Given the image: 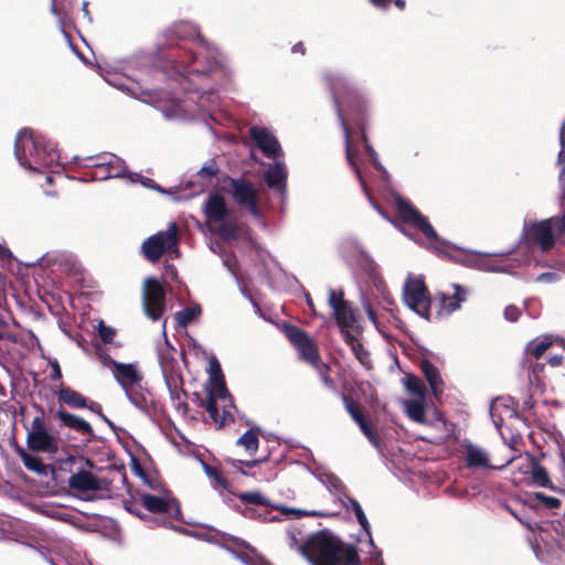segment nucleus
Instances as JSON below:
<instances>
[{
	"label": "nucleus",
	"mask_w": 565,
	"mask_h": 565,
	"mask_svg": "<svg viewBox=\"0 0 565 565\" xmlns=\"http://www.w3.org/2000/svg\"><path fill=\"white\" fill-rule=\"evenodd\" d=\"M333 103L340 126L344 135L347 160L353 168L364 191H366V183L364 182L360 168L355 162V151L352 148V135L359 132L365 151L371 157L376 154L366 136V102L354 87L345 85L343 86L342 90H333Z\"/></svg>",
	"instance_id": "nucleus-1"
},
{
	"label": "nucleus",
	"mask_w": 565,
	"mask_h": 565,
	"mask_svg": "<svg viewBox=\"0 0 565 565\" xmlns=\"http://www.w3.org/2000/svg\"><path fill=\"white\" fill-rule=\"evenodd\" d=\"M298 551L311 565H361L356 545L342 541L328 529L309 534Z\"/></svg>",
	"instance_id": "nucleus-2"
},
{
	"label": "nucleus",
	"mask_w": 565,
	"mask_h": 565,
	"mask_svg": "<svg viewBox=\"0 0 565 565\" xmlns=\"http://www.w3.org/2000/svg\"><path fill=\"white\" fill-rule=\"evenodd\" d=\"M454 295L437 292L434 300L425 281L419 278L408 279L404 287V301L418 316L426 320L431 318V306H435V319L449 317L467 301L468 290L459 284H454Z\"/></svg>",
	"instance_id": "nucleus-3"
},
{
	"label": "nucleus",
	"mask_w": 565,
	"mask_h": 565,
	"mask_svg": "<svg viewBox=\"0 0 565 565\" xmlns=\"http://www.w3.org/2000/svg\"><path fill=\"white\" fill-rule=\"evenodd\" d=\"M227 397H231V394L226 387L224 376H215L214 379H211V386L206 396V412L217 429L234 423L235 420L231 411L232 408H235L232 401H230L228 405L223 406L222 414L218 412L217 399H225Z\"/></svg>",
	"instance_id": "nucleus-4"
},
{
	"label": "nucleus",
	"mask_w": 565,
	"mask_h": 565,
	"mask_svg": "<svg viewBox=\"0 0 565 565\" xmlns=\"http://www.w3.org/2000/svg\"><path fill=\"white\" fill-rule=\"evenodd\" d=\"M146 259L156 263L164 253H179L178 227L171 223L167 231H160L148 237L141 246Z\"/></svg>",
	"instance_id": "nucleus-5"
},
{
	"label": "nucleus",
	"mask_w": 565,
	"mask_h": 565,
	"mask_svg": "<svg viewBox=\"0 0 565 565\" xmlns=\"http://www.w3.org/2000/svg\"><path fill=\"white\" fill-rule=\"evenodd\" d=\"M395 204L398 217L405 225L419 231L430 242H440L437 232L428 218L408 200L398 196L395 200Z\"/></svg>",
	"instance_id": "nucleus-6"
},
{
	"label": "nucleus",
	"mask_w": 565,
	"mask_h": 565,
	"mask_svg": "<svg viewBox=\"0 0 565 565\" xmlns=\"http://www.w3.org/2000/svg\"><path fill=\"white\" fill-rule=\"evenodd\" d=\"M228 183L234 202L244 207L253 217L259 218L262 210L258 191L252 181L246 178H230Z\"/></svg>",
	"instance_id": "nucleus-7"
},
{
	"label": "nucleus",
	"mask_w": 565,
	"mask_h": 565,
	"mask_svg": "<svg viewBox=\"0 0 565 565\" xmlns=\"http://www.w3.org/2000/svg\"><path fill=\"white\" fill-rule=\"evenodd\" d=\"M282 330L288 341L298 351L299 358L302 361L312 366L322 360L317 343L305 330L290 323H285Z\"/></svg>",
	"instance_id": "nucleus-8"
},
{
	"label": "nucleus",
	"mask_w": 565,
	"mask_h": 565,
	"mask_svg": "<svg viewBox=\"0 0 565 565\" xmlns=\"http://www.w3.org/2000/svg\"><path fill=\"white\" fill-rule=\"evenodd\" d=\"M142 307L146 316L152 321L159 320L166 311V292L162 284L156 277L145 280Z\"/></svg>",
	"instance_id": "nucleus-9"
},
{
	"label": "nucleus",
	"mask_w": 565,
	"mask_h": 565,
	"mask_svg": "<svg viewBox=\"0 0 565 565\" xmlns=\"http://www.w3.org/2000/svg\"><path fill=\"white\" fill-rule=\"evenodd\" d=\"M558 220L559 216H552L530 224L525 230L529 239L539 245L543 252L552 249L556 243L554 228L558 234Z\"/></svg>",
	"instance_id": "nucleus-10"
},
{
	"label": "nucleus",
	"mask_w": 565,
	"mask_h": 565,
	"mask_svg": "<svg viewBox=\"0 0 565 565\" xmlns=\"http://www.w3.org/2000/svg\"><path fill=\"white\" fill-rule=\"evenodd\" d=\"M328 303L339 328H355L359 312L351 302L344 299L342 289H330Z\"/></svg>",
	"instance_id": "nucleus-11"
},
{
	"label": "nucleus",
	"mask_w": 565,
	"mask_h": 565,
	"mask_svg": "<svg viewBox=\"0 0 565 565\" xmlns=\"http://www.w3.org/2000/svg\"><path fill=\"white\" fill-rule=\"evenodd\" d=\"M28 141L31 143L29 152L35 164L41 168H49L57 161L58 153L54 145L51 141H47L44 137L30 134Z\"/></svg>",
	"instance_id": "nucleus-12"
},
{
	"label": "nucleus",
	"mask_w": 565,
	"mask_h": 565,
	"mask_svg": "<svg viewBox=\"0 0 565 565\" xmlns=\"http://www.w3.org/2000/svg\"><path fill=\"white\" fill-rule=\"evenodd\" d=\"M249 136L267 158H276L280 154V145L267 128L253 126L249 129Z\"/></svg>",
	"instance_id": "nucleus-13"
},
{
	"label": "nucleus",
	"mask_w": 565,
	"mask_h": 565,
	"mask_svg": "<svg viewBox=\"0 0 565 565\" xmlns=\"http://www.w3.org/2000/svg\"><path fill=\"white\" fill-rule=\"evenodd\" d=\"M113 375L121 386L126 390L130 386L139 385L142 382V374L137 370V366L131 363L111 362Z\"/></svg>",
	"instance_id": "nucleus-14"
},
{
	"label": "nucleus",
	"mask_w": 565,
	"mask_h": 565,
	"mask_svg": "<svg viewBox=\"0 0 565 565\" xmlns=\"http://www.w3.org/2000/svg\"><path fill=\"white\" fill-rule=\"evenodd\" d=\"M203 213L209 222H224L228 215L225 199L220 193H210L204 203Z\"/></svg>",
	"instance_id": "nucleus-15"
},
{
	"label": "nucleus",
	"mask_w": 565,
	"mask_h": 565,
	"mask_svg": "<svg viewBox=\"0 0 565 565\" xmlns=\"http://www.w3.org/2000/svg\"><path fill=\"white\" fill-rule=\"evenodd\" d=\"M107 158L109 161L102 163L100 168L92 172V177L95 180H107L110 178H121L127 172L126 163L119 157L108 153Z\"/></svg>",
	"instance_id": "nucleus-16"
},
{
	"label": "nucleus",
	"mask_w": 565,
	"mask_h": 565,
	"mask_svg": "<svg viewBox=\"0 0 565 565\" xmlns=\"http://www.w3.org/2000/svg\"><path fill=\"white\" fill-rule=\"evenodd\" d=\"M141 505L151 513H171L174 509V514L180 513V505L175 499H163L149 493L140 495Z\"/></svg>",
	"instance_id": "nucleus-17"
},
{
	"label": "nucleus",
	"mask_w": 565,
	"mask_h": 565,
	"mask_svg": "<svg viewBox=\"0 0 565 565\" xmlns=\"http://www.w3.org/2000/svg\"><path fill=\"white\" fill-rule=\"evenodd\" d=\"M28 448L36 452L55 454L58 450L56 439L46 430L26 435Z\"/></svg>",
	"instance_id": "nucleus-18"
},
{
	"label": "nucleus",
	"mask_w": 565,
	"mask_h": 565,
	"mask_svg": "<svg viewBox=\"0 0 565 565\" xmlns=\"http://www.w3.org/2000/svg\"><path fill=\"white\" fill-rule=\"evenodd\" d=\"M68 487L78 492L98 491L102 489L99 479L87 470H79L68 479Z\"/></svg>",
	"instance_id": "nucleus-19"
},
{
	"label": "nucleus",
	"mask_w": 565,
	"mask_h": 565,
	"mask_svg": "<svg viewBox=\"0 0 565 565\" xmlns=\"http://www.w3.org/2000/svg\"><path fill=\"white\" fill-rule=\"evenodd\" d=\"M513 458L507 459L503 463L492 466L489 463L488 455L473 445H468L466 448V466L468 468H490V469H502L507 467Z\"/></svg>",
	"instance_id": "nucleus-20"
},
{
	"label": "nucleus",
	"mask_w": 565,
	"mask_h": 565,
	"mask_svg": "<svg viewBox=\"0 0 565 565\" xmlns=\"http://www.w3.org/2000/svg\"><path fill=\"white\" fill-rule=\"evenodd\" d=\"M55 417L61 420L62 426L71 428L82 435L94 436V429L88 422L75 414L66 412L63 407L57 409Z\"/></svg>",
	"instance_id": "nucleus-21"
},
{
	"label": "nucleus",
	"mask_w": 565,
	"mask_h": 565,
	"mask_svg": "<svg viewBox=\"0 0 565 565\" xmlns=\"http://www.w3.org/2000/svg\"><path fill=\"white\" fill-rule=\"evenodd\" d=\"M419 369L424 374L429 387L436 398H438L444 391V381L440 376L439 370L428 359H422Z\"/></svg>",
	"instance_id": "nucleus-22"
},
{
	"label": "nucleus",
	"mask_w": 565,
	"mask_h": 565,
	"mask_svg": "<svg viewBox=\"0 0 565 565\" xmlns=\"http://www.w3.org/2000/svg\"><path fill=\"white\" fill-rule=\"evenodd\" d=\"M266 184L278 192H285L287 186V173L281 162H274L265 172Z\"/></svg>",
	"instance_id": "nucleus-23"
},
{
	"label": "nucleus",
	"mask_w": 565,
	"mask_h": 565,
	"mask_svg": "<svg viewBox=\"0 0 565 565\" xmlns=\"http://www.w3.org/2000/svg\"><path fill=\"white\" fill-rule=\"evenodd\" d=\"M57 401L71 408H85L88 398L79 392L62 385L56 392Z\"/></svg>",
	"instance_id": "nucleus-24"
},
{
	"label": "nucleus",
	"mask_w": 565,
	"mask_h": 565,
	"mask_svg": "<svg viewBox=\"0 0 565 565\" xmlns=\"http://www.w3.org/2000/svg\"><path fill=\"white\" fill-rule=\"evenodd\" d=\"M529 469L532 476L533 482L543 488H551L552 481L548 477L546 469L539 462L537 458L533 455H527Z\"/></svg>",
	"instance_id": "nucleus-25"
},
{
	"label": "nucleus",
	"mask_w": 565,
	"mask_h": 565,
	"mask_svg": "<svg viewBox=\"0 0 565 565\" xmlns=\"http://www.w3.org/2000/svg\"><path fill=\"white\" fill-rule=\"evenodd\" d=\"M14 451L21 458L26 469L36 472L38 475H46V466L40 457L29 454L19 445L15 446Z\"/></svg>",
	"instance_id": "nucleus-26"
},
{
	"label": "nucleus",
	"mask_w": 565,
	"mask_h": 565,
	"mask_svg": "<svg viewBox=\"0 0 565 565\" xmlns=\"http://www.w3.org/2000/svg\"><path fill=\"white\" fill-rule=\"evenodd\" d=\"M552 335L545 334L539 339L532 340L525 347V354L529 359L540 360L543 354L552 347Z\"/></svg>",
	"instance_id": "nucleus-27"
},
{
	"label": "nucleus",
	"mask_w": 565,
	"mask_h": 565,
	"mask_svg": "<svg viewBox=\"0 0 565 565\" xmlns=\"http://www.w3.org/2000/svg\"><path fill=\"white\" fill-rule=\"evenodd\" d=\"M125 391L128 399L139 409L147 411L149 407V392L142 387V384L130 386Z\"/></svg>",
	"instance_id": "nucleus-28"
},
{
	"label": "nucleus",
	"mask_w": 565,
	"mask_h": 565,
	"mask_svg": "<svg viewBox=\"0 0 565 565\" xmlns=\"http://www.w3.org/2000/svg\"><path fill=\"white\" fill-rule=\"evenodd\" d=\"M405 411L409 419L418 424H426L425 399H411L405 402Z\"/></svg>",
	"instance_id": "nucleus-29"
},
{
	"label": "nucleus",
	"mask_w": 565,
	"mask_h": 565,
	"mask_svg": "<svg viewBox=\"0 0 565 565\" xmlns=\"http://www.w3.org/2000/svg\"><path fill=\"white\" fill-rule=\"evenodd\" d=\"M202 313V309L200 305H193L183 308L180 311L174 313V320L177 321L178 327L186 328L190 323L196 320Z\"/></svg>",
	"instance_id": "nucleus-30"
},
{
	"label": "nucleus",
	"mask_w": 565,
	"mask_h": 565,
	"mask_svg": "<svg viewBox=\"0 0 565 565\" xmlns=\"http://www.w3.org/2000/svg\"><path fill=\"white\" fill-rule=\"evenodd\" d=\"M258 430V428L248 429L236 440V445L244 447L252 455L255 454L259 444Z\"/></svg>",
	"instance_id": "nucleus-31"
},
{
	"label": "nucleus",
	"mask_w": 565,
	"mask_h": 565,
	"mask_svg": "<svg viewBox=\"0 0 565 565\" xmlns=\"http://www.w3.org/2000/svg\"><path fill=\"white\" fill-rule=\"evenodd\" d=\"M167 384L169 387L171 399L173 401L174 405L179 409H188V404L184 402V397L186 395L185 391L182 388L181 385H179L178 381L174 379L167 380Z\"/></svg>",
	"instance_id": "nucleus-32"
},
{
	"label": "nucleus",
	"mask_w": 565,
	"mask_h": 565,
	"mask_svg": "<svg viewBox=\"0 0 565 565\" xmlns=\"http://www.w3.org/2000/svg\"><path fill=\"white\" fill-rule=\"evenodd\" d=\"M405 388L418 398L425 399L426 387L423 381L415 374L408 373L404 377Z\"/></svg>",
	"instance_id": "nucleus-33"
},
{
	"label": "nucleus",
	"mask_w": 565,
	"mask_h": 565,
	"mask_svg": "<svg viewBox=\"0 0 565 565\" xmlns=\"http://www.w3.org/2000/svg\"><path fill=\"white\" fill-rule=\"evenodd\" d=\"M312 367L319 374L323 385L328 390L337 393L338 387H337V383H335L334 379L331 376V367L327 363H324L322 360H320L319 362L313 364Z\"/></svg>",
	"instance_id": "nucleus-34"
},
{
	"label": "nucleus",
	"mask_w": 565,
	"mask_h": 565,
	"mask_svg": "<svg viewBox=\"0 0 565 565\" xmlns=\"http://www.w3.org/2000/svg\"><path fill=\"white\" fill-rule=\"evenodd\" d=\"M202 466L207 477L215 482V487L228 490L230 481L223 476L222 471L217 467L211 466L204 461H202Z\"/></svg>",
	"instance_id": "nucleus-35"
},
{
	"label": "nucleus",
	"mask_w": 565,
	"mask_h": 565,
	"mask_svg": "<svg viewBox=\"0 0 565 565\" xmlns=\"http://www.w3.org/2000/svg\"><path fill=\"white\" fill-rule=\"evenodd\" d=\"M348 500H349V503H350L352 510L354 511V514L356 516L359 524L361 525V527L364 530V532L370 537L371 545H374L372 536H371L370 523H369L360 503L354 498H351V497H348Z\"/></svg>",
	"instance_id": "nucleus-36"
},
{
	"label": "nucleus",
	"mask_w": 565,
	"mask_h": 565,
	"mask_svg": "<svg viewBox=\"0 0 565 565\" xmlns=\"http://www.w3.org/2000/svg\"><path fill=\"white\" fill-rule=\"evenodd\" d=\"M236 495L244 503H250V504L262 505V507H270L269 499L266 498L259 491L241 492Z\"/></svg>",
	"instance_id": "nucleus-37"
},
{
	"label": "nucleus",
	"mask_w": 565,
	"mask_h": 565,
	"mask_svg": "<svg viewBox=\"0 0 565 565\" xmlns=\"http://www.w3.org/2000/svg\"><path fill=\"white\" fill-rule=\"evenodd\" d=\"M341 397L347 412L355 423L365 416L359 403H356L351 396L341 393Z\"/></svg>",
	"instance_id": "nucleus-38"
},
{
	"label": "nucleus",
	"mask_w": 565,
	"mask_h": 565,
	"mask_svg": "<svg viewBox=\"0 0 565 565\" xmlns=\"http://www.w3.org/2000/svg\"><path fill=\"white\" fill-rule=\"evenodd\" d=\"M51 13L58 19L61 30L66 34L65 23L70 19L68 10L64 4L60 3L58 0H51Z\"/></svg>",
	"instance_id": "nucleus-39"
},
{
	"label": "nucleus",
	"mask_w": 565,
	"mask_h": 565,
	"mask_svg": "<svg viewBox=\"0 0 565 565\" xmlns=\"http://www.w3.org/2000/svg\"><path fill=\"white\" fill-rule=\"evenodd\" d=\"M14 156H15L17 160L19 161V163L23 168L30 169V170L39 169L38 167H33L32 161L26 157L25 147L23 145H21L20 137H18L14 142Z\"/></svg>",
	"instance_id": "nucleus-40"
},
{
	"label": "nucleus",
	"mask_w": 565,
	"mask_h": 565,
	"mask_svg": "<svg viewBox=\"0 0 565 565\" xmlns=\"http://www.w3.org/2000/svg\"><path fill=\"white\" fill-rule=\"evenodd\" d=\"M360 429L364 434V436L372 443L374 446L379 445V436L375 431V429L372 427L370 420L364 416L360 420L356 422Z\"/></svg>",
	"instance_id": "nucleus-41"
},
{
	"label": "nucleus",
	"mask_w": 565,
	"mask_h": 565,
	"mask_svg": "<svg viewBox=\"0 0 565 565\" xmlns=\"http://www.w3.org/2000/svg\"><path fill=\"white\" fill-rule=\"evenodd\" d=\"M354 356L359 360V362L366 369L371 370L373 367L372 360L370 358V352L364 348V345L360 342L355 344L352 349Z\"/></svg>",
	"instance_id": "nucleus-42"
},
{
	"label": "nucleus",
	"mask_w": 565,
	"mask_h": 565,
	"mask_svg": "<svg viewBox=\"0 0 565 565\" xmlns=\"http://www.w3.org/2000/svg\"><path fill=\"white\" fill-rule=\"evenodd\" d=\"M220 172V169L215 162V160H210L205 166H203L199 172L198 175L203 179L211 181L213 178H215Z\"/></svg>",
	"instance_id": "nucleus-43"
},
{
	"label": "nucleus",
	"mask_w": 565,
	"mask_h": 565,
	"mask_svg": "<svg viewBox=\"0 0 565 565\" xmlns=\"http://www.w3.org/2000/svg\"><path fill=\"white\" fill-rule=\"evenodd\" d=\"M276 510H279L281 513L286 515H295L296 518L301 516H326L324 513L316 512V511H306V510H299V509H292V508H286V507H275Z\"/></svg>",
	"instance_id": "nucleus-44"
},
{
	"label": "nucleus",
	"mask_w": 565,
	"mask_h": 565,
	"mask_svg": "<svg viewBox=\"0 0 565 565\" xmlns=\"http://www.w3.org/2000/svg\"><path fill=\"white\" fill-rule=\"evenodd\" d=\"M175 57L183 66H190L198 61V55L192 49H183Z\"/></svg>",
	"instance_id": "nucleus-45"
},
{
	"label": "nucleus",
	"mask_w": 565,
	"mask_h": 565,
	"mask_svg": "<svg viewBox=\"0 0 565 565\" xmlns=\"http://www.w3.org/2000/svg\"><path fill=\"white\" fill-rule=\"evenodd\" d=\"M98 335L105 344H110L116 335V330L100 321L98 326Z\"/></svg>",
	"instance_id": "nucleus-46"
},
{
	"label": "nucleus",
	"mask_w": 565,
	"mask_h": 565,
	"mask_svg": "<svg viewBox=\"0 0 565 565\" xmlns=\"http://www.w3.org/2000/svg\"><path fill=\"white\" fill-rule=\"evenodd\" d=\"M218 224H220L218 233H220L221 237L233 238L236 236L238 227L235 222H225L224 221Z\"/></svg>",
	"instance_id": "nucleus-47"
},
{
	"label": "nucleus",
	"mask_w": 565,
	"mask_h": 565,
	"mask_svg": "<svg viewBox=\"0 0 565 565\" xmlns=\"http://www.w3.org/2000/svg\"><path fill=\"white\" fill-rule=\"evenodd\" d=\"M535 498L547 509H557L561 507V500L556 497L547 495L542 492H537Z\"/></svg>",
	"instance_id": "nucleus-48"
},
{
	"label": "nucleus",
	"mask_w": 565,
	"mask_h": 565,
	"mask_svg": "<svg viewBox=\"0 0 565 565\" xmlns=\"http://www.w3.org/2000/svg\"><path fill=\"white\" fill-rule=\"evenodd\" d=\"M39 409L41 415L33 418L31 423V428L28 430V434H36L47 430L44 423V411L42 407H40Z\"/></svg>",
	"instance_id": "nucleus-49"
},
{
	"label": "nucleus",
	"mask_w": 565,
	"mask_h": 565,
	"mask_svg": "<svg viewBox=\"0 0 565 565\" xmlns=\"http://www.w3.org/2000/svg\"><path fill=\"white\" fill-rule=\"evenodd\" d=\"M85 408H87L92 413L98 415L102 418V420L107 423L109 426L113 425L111 422L108 419V417L104 414L103 407H102V405L99 403H97L95 401H92V399H88L87 403H86Z\"/></svg>",
	"instance_id": "nucleus-50"
},
{
	"label": "nucleus",
	"mask_w": 565,
	"mask_h": 565,
	"mask_svg": "<svg viewBox=\"0 0 565 565\" xmlns=\"http://www.w3.org/2000/svg\"><path fill=\"white\" fill-rule=\"evenodd\" d=\"M166 345L168 348V352H163V351L159 352V361L163 369L168 367L169 364H171V362L173 361L172 353L170 352V350H173V348L170 345V342L168 341V339H166Z\"/></svg>",
	"instance_id": "nucleus-51"
},
{
	"label": "nucleus",
	"mask_w": 565,
	"mask_h": 565,
	"mask_svg": "<svg viewBox=\"0 0 565 565\" xmlns=\"http://www.w3.org/2000/svg\"><path fill=\"white\" fill-rule=\"evenodd\" d=\"M344 342L351 348V350L359 344V339L351 333L352 328H339Z\"/></svg>",
	"instance_id": "nucleus-52"
},
{
	"label": "nucleus",
	"mask_w": 565,
	"mask_h": 565,
	"mask_svg": "<svg viewBox=\"0 0 565 565\" xmlns=\"http://www.w3.org/2000/svg\"><path fill=\"white\" fill-rule=\"evenodd\" d=\"M521 317V310L514 305H509L504 309V318L510 322H516Z\"/></svg>",
	"instance_id": "nucleus-53"
},
{
	"label": "nucleus",
	"mask_w": 565,
	"mask_h": 565,
	"mask_svg": "<svg viewBox=\"0 0 565 565\" xmlns=\"http://www.w3.org/2000/svg\"><path fill=\"white\" fill-rule=\"evenodd\" d=\"M107 154L108 153H105L102 156L89 157L86 159V161H88V162L85 163V166L90 167L94 169L93 171H96V169L100 168L102 163H104V162L106 163L107 161H109V159L107 158Z\"/></svg>",
	"instance_id": "nucleus-54"
},
{
	"label": "nucleus",
	"mask_w": 565,
	"mask_h": 565,
	"mask_svg": "<svg viewBox=\"0 0 565 565\" xmlns=\"http://www.w3.org/2000/svg\"><path fill=\"white\" fill-rule=\"evenodd\" d=\"M183 28L182 24H175L173 25L172 28L168 29L166 32H164V36L167 39V41L169 42V45H174L173 43V39L174 38H180L181 36V29Z\"/></svg>",
	"instance_id": "nucleus-55"
},
{
	"label": "nucleus",
	"mask_w": 565,
	"mask_h": 565,
	"mask_svg": "<svg viewBox=\"0 0 565 565\" xmlns=\"http://www.w3.org/2000/svg\"><path fill=\"white\" fill-rule=\"evenodd\" d=\"M264 461H266V458L255 459V460H249V461L234 460V459L227 460V462H230L235 468H238L239 465H245L248 468H254Z\"/></svg>",
	"instance_id": "nucleus-56"
},
{
	"label": "nucleus",
	"mask_w": 565,
	"mask_h": 565,
	"mask_svg": "<svg viewBox=\"0 0 565 565\" xmlns=\"http://www.w3.org/2000/svg\"><path fill=\"white\" fill-rule=\"evenodd\" d=\"M210 374H211V379H214L215 376H224L221 365H220L217 359H215V358L211 359V361H210Z\"/></svg>",
	"instance_id": "nucleus-57"
},
{
	"label": "nucleus",
	"mask_w": 565,
	"mask_h": 565,
	"mask_svg": "<svg viewBox=\"0 0 565 565\" xmlns=\"http://www.w3.org/2000/svg\"><path fill=\"white\" fill-rule=\"evenodd\" d=\"M50 364L52 367L51 380L52 381H61L62 380V370H61L58 362L56 360H54V361L50 362Z\"/></svg>",
	"instance_id": "nucleus-58"
},
{
	"label": "nucleus",
	"mask_w": 565,
	"mask_h": 565,
	"mask_svg": "<svg viewBox=\"0 0 565 565\" xmlns=\"http://www.w3.org/2000/svg\"><path fill=\"white\" fill-rule=\"evenodd\" d=\"M370 3L375 7L376 9H380V10H388L393 0H369Z\"/></svg>",
	"instance_id": "nucleus-59"
},
{
	"label": "nucleus",
	"mask_w": 565,
	"mask_h": 565,
	"mask_svg": "<svg viewBox=\"0 0 565 565\" xmlns=\"http://www.w3.org/2000/svg\"><path fill=\"white\" fill-rule=\"evenodd\" d=\"M139 470H140V476L145 479L146 483L154 491H159L161 489V483L159 481H156V480H150L146 472H143V470L139 467Z\"/></svg>",
	"instance_id": "nucleus-60"
},
{
	"label": "nucleus",
	"mask_w": 565,
	"mask_h": 565,
	"mask_svg": "<svg viewBox=\"0 0 565 565\" xmlns=\"http://www.w3.org/2000/svg\"><path fill=\"white\" fill-rule=\"evenodd\" d=\"M525 363L527 364L529 369H531L533 374H535V375H537L544 369V364L539 363V362H533L532 359H529V358H526Z\"/></svg>",
	"instance_id": "nucleus-61"
},
{
	"label": "nucleus",
	"mask_w": 565,
	"mask_h": 565,
	"mask_svg": "<svg viewBox=\"0 0 565 565\" xmlns=\"http://www.w3.org/2000/svg\"><path fill=\"white\" fill-rule=\"evenodd\" d=\"M561 150L558 152L557 161L563 166L561 173H565V140L559 139Z\"/></svg>",
	"instance_id": "nucleus-62"
},
{
	"label": "nucleus",
	"mask_w": 565,
	"mask_h": 565,
	"mask_svg": "<svg viewBox=\"0 0 565 565\" xmlns=\"http://www.w3.org/2000/svg\"><path fill=\"white\" fill-rule=\"evenodd\" d=\"M330 483H331V486H332L335 490H338V491H340V492H342V491L345 489L344 484L342 483V481H341L338 477L332 476V477L330 478Z\"/></svg>",
	"instance_id": "nucleus-63"
},
{
	"label": "nucleus",
	"mask_w": 565,
	"mask_h": 565,
	"mask_svg": "<svg viewBox=\"0 0 565 565\" xmlns=\"http://www.w3.org/2000/svg\"><path fill=\"white\" fill-rule=\"evenodd\" d=\"M563 361H564L563 355H553L548 359L547 363L553 367H557L563 364Z\"/></svg>",
	"instance_id": "nucleus-64"
}]
</instances>
